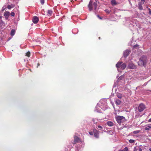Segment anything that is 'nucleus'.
<instances>
[{
	"label": "nucleus",
	"instance_id": "39448f33",
	"mask_svg": "<svg viewBox=\"0 0 151 151\" xmlns=\"http://www.w3.org/2000/svg\"><path fill=\"white\" fill-rule=\"evenodd\" d=\"M89 133L91 135L93 134L94 137L96 138H98L99 137V132L95 129H94L93 131L89 132Z\"/></svg>",
	"mask_w": 151,
	"mask_h": 151
},
{
	"label": "nucleus",
	"instance_id": "ddd939ff",
	"mask_svg": "<svg viewBox=\"0 0 151 151\" xmlns=\"http://www.w3.org/2000/svg\"><path fill=\"white\" fill-rule=\"evenodd\" d=\"M5 27V24L1 20H0V27L1 29H3Z\"/></svg>",
	"mask_w": 151,
	"mask_h": 151
},
{
	"label": "nucleus",
	"instance_id": "c756f323",
	"mask_svg": "<svg viewBox=\"0 0 151 151\" xmlns=\"http://www.w3.org/2000/svg\"><path fill=\"white\" fill-rule=\"evenodd\" d=\"M105 11L108 14H109L110 13V10H108V9H106L105 10Z\"/></svg>",
	"mask_w": 151,
	"mask_h": 151
},
{
	"label": "nucleus",
	"instance_id": "2eb2a0df",
	"mask_svg": "<svg viewBox=\"0 0 151 151\" xmlns=\"http://www.w3.org/2000/svg\"><path fill=\"white\" fill-rule=\"evenodd\" d=\"M114 101L115 103L117 105H120L121 102L120 100L116 99H115Z\"/></svg>",
	"mask_w": 151,
	"mask_h": 151
},
{
	"label": "nucleus",
	"instance_id": "0eeeda50",
	"mask_svg": "<svg viewBox=\"0 0 151 151\" xmlns=\"http://www.w3.org/2000/svg\"><path fill=\"white\" fill-rule=\"evenodd\" d=\"M127 68L129 69H135L137 68V66L132 62H130L128 63Z\"/></svg>",
	"mask_w": 151,
	"mask_h": 151
},
{
	"label": "nucleus",
	"instance_id": "1a4fd4ad",
	"mask_svg": "<svg viewBox=\"0 0 151 151\" xmlns=\"http://www.w3.org/2000/svg\"><path fill=\"white\" fill-rule=\"evenodd\" d=\"M131 50L127 49L125 50L123 52V55L125 58H126L131 52Z\"/></svg>",
	"mask_w": 151,
	"mask_h": 151
},
{
	"label": "nucleus",
	"instance_id": "37998d69",
	"mask_svg": "<svg viewBox=\"0 0 151 151\" xmlns=\"http://www.w3.org/2000/svg\"><path fill=\"white\" fill-rule=\"evenodd\" d=\"M149 150L150 151H151V148H150Z\"/></svg>",
	"mask_w": 151,
	"mask_h": 151
},
{
	"label": "nucleus",
	"instance_id": "a19ab883",
	"mask_svg": "<svg viewBox=\"0 0 151 151\" xmlns=\"http://www.w3.org/2000/svg\"><path fill=\"white\" fill-rule=\"evenodd\" d=\"M39 65H40V64H39V63H38V64H37V67H38V66H39Z\"/></svg>",
	"mask_w": 151,
	"mask_h": 151
},
{
	"label": "nucleus",
	"instance_id": "473e14b6",
	"mask_svg": "<svg viewBox=\"0 0 151 151\" xmlns=\"http://www.w3.org/2000/svg\"><path fill=\"white\" fill-rule=\"evenodd\" d=\"M10 14L12 16L14 17L15 15V13L14 12H12Z\"/></svg>",
	"mask_w": 151,
	"mask_h": 151
},
{
	"label": "nucleus",
	"instance_id": "f3484780",
	"mask_svg": "<svg viewBox=\"0 0 151 151\" xmlns=\"http://www.w3.org/2000/svg\"><path fill=\"white\" fill-rule=\"evenodd\" d=\"M10 14V13L8 12H5L4 14V16L6 18H8Z\"/></svg>",
	"mask_w": 151,
	"mask_h": 151
},
{
	"label": "nucleus",
	"instance_id": "4be33fe9",
	"mask_svg": "<svg viewBox=\"0 0 151 151\" xmlns=\"http://www.w3.org/2000/svg\"><path fill=\"white\" fill-rule=\"evenodd\" d=\"M14 5H8L7 6V8L9 9H10L11 8H13L14 7Z\"/></svg>",
	"mask_w": 151,
	"mask_h": 151
},
{
	"label": "nucleus",
	"instance_id": "9d476101",
	"mask_svg": "<svg viewBox=\"0 0 151 151\" xmlns=\"http://www.w3.org/2000/svg\"><path fill=\"white\" fill-rule=\"evenodd\" d=\"M74 142L75 143H80L81 142V141L80 138L77 136L75 135L74 137Z\"/></svg>",
	"mask_w": 151,
	"mask_h": 151
},
{
	"label": "nucleus",
	"instance_id": "6ab92c4d",
	"mask_svg": "<svg viewBox=\"0 0 151 151\" xmlns=\"http://www.w3.org/2000/svg\"><path fill=\"white\" fill-rule=\"evenodd\" d=\"M15 34V31L14 29H12L10 35L11 36H13Z\"/></svg>",
	"mask_w": 151,
	"mask_h": 151
},
{
	"label": "nucleus",
	"instance_id": "a211bd4d",
	"mask_svg": "<svg viewBox=\"0 0 151 151\" xmlns=\"http://www.w3.org/2000/svg\"><path fill=\"white\" fill-rule=\"evenodd\" d=\"M52 13V10H48L47 12V15H49L51 16Z\"/></svg>",
	"mask_w": 151,
	"mask_h": 151
},
{
	"label": "nucleus",
	"instance_id": "7ed1b4c3",
	"mask_svg": "<svg viewBox=\"0 0 151 151\" xmlns=\"http://www.w3.org/2000/svg\"><path fill=\"white\" fill-rule=\"evenodd\" d=\"M147 58L146 56L143 55L139 59V61L138 62V64L139 65H145L147 63Z\"/></svg>",
	"mask_w": 151,
	"mask_h": 151
},
{
	"label": "nucleus",
	"instance_id": "f03ea898",
	"mask_svg": "<svg viewBox=\"0 0 151 151\" xmlns=\"http://www.w3.org/2000/svg\"><path fill=\"white\" fill-rule=\"evenodd\" d=\"M98 105L103 110H105L108 108L107 100L105 99H101L98 103Z\"/></svg>",
	"mask_w": 151,
	"mask_h": 151
},
{
	"label": "nucleus",
	"instance_id": "c03bdc74",
	"mask_svg": "<svg viewBox=\"0 0 151 151\" xmlns=\"http://www.w3.org/2000/svg\"><path fill=\"white\" fill-rule=\"evenodd\" d=\"M142 150L141 149H140L139 150V151H142Z\"/></svg>",
	"mask_w": 151,
	"mask_h": 151
},
{
	"label": "nucleus",
	"instance_id": "a18cd8bd",
	"mask_svg": "<svg viewBox=\"0 0 151 151\" xmlns=\"http://www.w3.org/2000/svg\"><path fill=\"white\" fill-rule=\"evenodd\" d=\"M99 39H100V37H99Z\"/></svg>",
	"mask_w": 151,
	"mask_h": 151
},
{
	"label": "nucleus",
	"instance_id": "20e7f679",
	"mask_svg": "<svg viewBox=\"0 0 151 151\" xmlns=\"http://www.w3.org/2000/svg\"><path fill=\"white\" fill-rule=\"evenodd\" d=\"M116 67L117 68V70L119 71H120L119 69L120 68L121 70L124 69L127 66V65L125 63H123L122 62H119L116 65Z\"/></svg>",
	"mask_w": 151,
	"mask_h": 151
},
{
	"label": "nucleus",
	"instance_id": "2f4dec72",
	"mask_svg": "<svg viewBox=\"0 0 151 151\" xmlns=\"http://www.w3.org/2000/svg\"><path fill=\"white\" fill-rule=\"evenodd\" d=\"M145 130H150V129H149V128H148V127H147V126L145 127Z\"/></svg>",
	"mask_w": 151,
	"mask_h": 151
},
{
	"label": "nucleus",
	"instance_id": "393cba45",
	"mask_svg": "<svg viewBox=\"0 0 151 151\" xmlns=\"http://www.w3.org/2000/svg\"><path fill=\"white\" fill-rule=\"evenodd\" d=\"M139 132H140V131H139V130H136V131H134L133 132V133L134 134H137L139 133Z\"/></svg>",
	"mask_w": 151,
	"mask_h": 151
},
{
	"label": "nucleus",
	"instance_id": "c85d7f7f",
	"mask_svg": "<svg viewBox=\"0 0 151 151\" xmlns=\"http://www.w3.org/2000/svg\"><path fill=\"white\" fill-rule=\"evenodd\" d=\"M6 6H3L2 9L1 11L2 12H3L6 9Z\"/></svg>",
	"mask_w": 151,
	"mask_h": 151
},
{
	"label": "nucleus",
	"instance_id": "5701e85b",
	"mask_svg": "<svg viewBox=\"0 0 151 151\" xmlns=\"http://www.w3.org/2000/svg\"><path fill=\"white\" fill-rule=\"evenodd\" d=\"M117 96L118 98L119 99H121L122 97V94L120 93H118L117 94Z\"/></svg>",
	"mask_w": 151,
	"mask_h": 151
},
{
	"label": "nucleus",
	"instance_id": "7c9ffc66",
	"mask_svg": "<svg viewBox=\"0 0 151 151\" xmlns=\"http://www.w3.org/2000/svg\"><path fill=\"white\" fill-rule=\"evenodd\" d=\"M40 1L41 3L42 4H43L44 3V0H40Z\"/></svg>",
	"mask_w": 151,
	"mask_h": 151
},
{
	"label": "nucleus",
	"instance_id": "e433bc0d",
	"mask_svg": "<svg viewBox=\"0 0 151 151\" xmlns=\"http://www.w3.org/2000/svg\"><path fill=\"white\" fill-rule=\"evenodd\" d=\"M97 17L100 19H102V18L100 17L99 15H97Z\"/></svg>",
	"mask_w": 151,
	"mask_h": 151
},
{
	"label": "nucleus",
	"instance_id": "79ce46f5",
	"mask_svg": "<svg viewBox=\"0 0 151 151\" xmlns=\"http://www.w3.org/2000/svg\"><path fill=\"white\" fill-rule=\"evenodd\" d=\"M121 77H120L119 78V80H121Z\"/></svg>",
	"mask_w": 151,
	"mask_h": 151
},
{
	"label": "nucleus",
	"instance_id": "4468645a",
	"mask_svg": "<svg viewBox=\"0 0 151 151\" xmlns=\"http://www.w3.org/2000/svg\"><path fill=\"white\" fill-rule=\"evenodd\" d=\"M92 120L94 124H97L98 123V122L100 121V119L93 118L92 119Z\"/></svg>",
	"mask_w": 151,
	"mask_h": 151
},
{
	"label": "nucleus",
	"instance_id": "dca6fc26",
	"mask_svg": "<svg viewBox=\"0 0 151 151\" xmlns=\"http://www.w3.org/2000/svg\"><path fill=\"white\" fill-rule=\"evenodd\" d=\"M107 124L109 127L113 126L114 125V123L111 121H108L106 123Z\"/></svg>",
	"mask_w": 151,
	"mask_h": 151
},
{
	"label": "nucleus",
	"instance_id": "ea45409f",
	"mask_svg": "<svg viewBox=\"0 0 151 151\" xmlns=\"http://www.w3.org/2000/svg\"><path fill=\"white\" fill-rule=\"evenodd\" d=\"M141 1L144 3L145 1V0H141Z\"/></svg>",
	"mask_w": 151,
	"mask_h": 151
},
{
	"label": "nucleus",
	"instance_id": "4c0bfd02",
	"mask_svg": "<svg viewBox=\"0 0 151 151\" xmlns=\"http://www.w3.org/2000/svg\"><path fill=\"white\" fill-rule=\"evenodd\" d=\"M148 122H151V118L149 120H148Z\"/></svg>",
	"mask_w": 151,
	"mask_h": 151
},
{
	"label": "nucleus",
	"instance_id": "aec40b11",
	"mask_svg": "<svg viewBox=\"0 0 151 151\" xmlns=\"http://www.w3.org/2000/svg\"><path fill=\"white\" fill-rule=\"evenodd\" d=\"M128 149L127 147H125L124 149H120L119 150V151H128Z\"/></svg>",
	"mask_w": 151,
	"mask_h": 151
},
{
	"label": "nucleus",
	"instance_id": "6e6552de",
	"mask_svg": "<svg viewBox=\"0 0 151 151\" xmlns=\"http://www.w3.org/2000/svg\"><path fill=\"white\" fill-rule=\"evenodd\" d=\"M145 108V105L142 104H140L138 107V110L139 112L142 111Z\"/></svg>",
	"mask_w": 151,
	"mask_h": 151
},
{
	"label": "nucleus",
	"instance_id": "9b49d317",
	"mask_svg": "<svg viewBox=\"0 0 151 151\" xmlns=\"http://www.w3.org/2000/svg\"><path fill=\"white\" fill-rule=\"evenodd\" d=\"M101 108H100V106H99V105H98V103L97 104V105L95 107V111L96 112H101Z\"/></svg>",
	"mask_w": 151,
	"mask_h": 151
},
{
	"label": "nucleus",
	"instance_id": "72a5a7b5",
	"mask_svg": "<svg viewBox=\"0 0 151 151\" xmlns=\"http://www.w3.org/2000/svg\"><path fill=\"white\" fill-rule=\"evenodd\" d=\"M148 9L149 10V14L151 15V10L150 8H148Z\"/></svg>",
	"mask_w": 151,
	"mask_h": 151
},
{
	"label": "nucleus",
	"instance_id": "cd10ccee",
	"mask_svg": "<svg viewBox=\"0 0 151 151\" xmlns=\"http://www.w3.org/2000/svg\"><path fill=\"white\" fill-rule=\"evenodd\" d=\"M129 142L130 143H133L134 142V140L130 139L129 140Z\"/></svg>",
	"mask_w": 151,
	"mask_h": 151
},
{
	"label": "nucleus",
	"instance_id": "58836bf2",
	"mask_svg": "<svg viewBox=\"0 0 151 151\" xmlns=\"http://www.w3.org/2000/svg\"><path fill=\"white\" fill-rule=\"evenodd\" d=\"M147 127H148V128H149V129H150V128H151V126H147Z\"/></svg>",
	"mask_w": 151,
	"mask_h": 151
},
{
	"label": "nucleus",
	"instance_id": "412c9836",
	"mask_svg": "<svg viewBox=\"0 0 151 151\" xmlns=\"http://www.w3.org/2000/svg\"><path fill=\"white\" fill-rule=\"evenodd\" d=\"M111 4L113 5H115L116 4V1L115 0H111Z\"/></svg>",
	"mask_w": 151,
	"mask_h": 151
},
{
	"label": "nucleus",
	"instance_id": "b1692460",
	"mask_svg": "<svg viewBox=\"0 0 151 151\" xmlns=\"http://www.w3.org/2000/svg\"><path fill=\"white\" fill-rule=\"evenodd\" d=\"M79 150L78 148L76 147V149H72L70 151H79Z\"/></svg>",
	"mask_w": 151,
	"mask_h": 151
},
{
	"label": "nucleus",
	"instance_id": "423d86ee",
	"mask_svg": "<svg viewBox=\"0 0 151 151\" xmlns=\"http://www.w3.org/2000/svg\"><path fill=\"white\" fill-rule=\"evenodd\" d=\"M116 119L117 122L120 124L122 122L125 121V118L122 116H118L116 117Z\"/></svg>",
	"mask_w": 151,
	"mask_h": 151
},
{
	"label": "nucleus",
	"instance_id": "bb28decb",
	"mask_svg": "<svg viewBox=\"0 0 151 151\" xmlns=\"http://www.w3.org/2000/svg\"><path fill=\"white\" fill-rule=\"evenodd\" d=\"M97 128L99 130H101L102 128V127L100 125H98Z\"/></svg>",
	"mask_w": 151,
	"mask_h": 151
},
{
	"label": "nucleus",
	"instance_id": "a878e982",
	"mask_svg": "<svg viewBox=\"0 0 151 151\" xmlns=\"http://www.w3.org/2000/svg\"><path fill=\"white\" fill-rule=\"evenodd\" d=\"M30 52L29 51H28V52L27 53H26V56H27L28 57H29V56H30Z\"/></svg>",
	"mask_w": 151,
	"mask_h": 151
},
{
	"label": "nucleus",
	"instance_id": "f704fd0d",
	"mask_svg": "<svg viewBox=\"0 0 151 151\" xmlns=\"http://www.w3.org/2000/svg\"><path fill=\"white\" fill-rule=\"evenodd\" d=\"M139 8L141 10H142V6L141 5H139Z\"/></svg>",
	"mask_w": 151,
	"mask_h": 151
},
{
	"label": "nucleus",
	"instance_id": "f257e3e1",
	"mask_svg": "<svg viewBox=\"0 0 151 151\" xmlns=\"http://www.w3.org/2000/svg\"><path fill=\"white\" fill-rule=\"evenodd\" d=\"M88 7L89 10L90 11L93 10V12L95 13L98 12L99 8L98 6L97 2H93V4L91 1V0L88 5Z\"/></svg>",
	"mask_w": 151,
	"mask_h": 151
},
{
	"label": "nucleus",
	"instance_id": "f8f14e48",
	"mask_svg": "<svg viewBox=\"0 0 151 151\" xmlns=\"http://www.w3.org/2000/svg\"><path fill=\"white\" fill-rule=\"evenodd\" d=\"M32 21L35 24L37 23L39 21V18L37 16H34L33 17Z\"/></svg>",
	"mask_w": 151,
	"mask_h": 151
},
{
	"label": "nucleus",
	"instance_id": "c9c22d12",
	"mask_svg": "<svg viewBox=\"0 0 151 151\" xmlns=\"http://www.w3.org/2000/svg\"><path fill=\"white\" fill-rule=\"evenodd\" d=\"M139 46V45H136L134 46L133 47L134 48H135L136 47H137Z\"/></svg>",
	"mask_w": 151,
	"mask_h": 151
}]
</instances>
